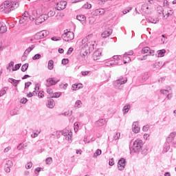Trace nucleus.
I'll return each instance as SVG.
<instances>
[{
  "label": "nucleus",
  "mask_w": 176,
  "mask_h": 176,
  "mask_svg": "<svg viewBox=\"0 0 176 176\" xmlns=\"http://www.w3.org/2000/svg\"><path fill=\"white\" fill-rule=\"evenodd\" d=\"M18 1H12L10 0L4 1L3 4L0 6V10L5 12V13H10L12 10L19 8Z\"/></svg>",
  "instance_id": "1"
},
{
  "label": "nucleus",
  "mask_w": 176,
  "mask_h": 176,
  "mask_svg": "<svg viewBox=\"0 0 176 176\" xmlns=\"http://www.w3.org/2000/svg\"><path fill=\"white\" fill-rule=\"evenodd\" d=\"M142 145H144L142 140L140 139L135 140L133 145L129 146L131 155H138L141 151V148H142Z\"/></svg>",
  "instance_id": "2"
},
{
  "label": "nucleus",
  "mask_w": 176,
  "mask_h": 176,
  "mask_svg": "<svg viewBox=\"0 0 176 176\" xmlns=\"http://www.w3.org/2000/svg\"><path fill=\"white\" fill-rule=\"evenodd\" d=\"M97 46V43L96 41H89L84 45V49H85V53L86 54H90Z\"/></svg>",
  "instance_id": "3"
},
{
  "label": "nucleus",
  "mask_w": 176,
  "mask_h": 176,
  "mask_svg": "<svg viewBox=\"0 0 176 176\" xmlns=\"http://www.w3.org/2000/svg\"><path fill=\"white\" fill-rule=\"evenodd\" d=\"M61 38L65 42H69V41L74 40V38H75V34H74V32L66 30L64 31V34H62Z\"/></svg>",
  "instance_id": "4"
},
{
  "label": "nucleus",
  "mask_w": 176,
  "mask_h": 176,
  "mask_svg": "<svg viewBox=\"0 0 176 176\" xmlns=\"http://www.w3.org/2000/svg\"><path fill=\"white\" fill-rule=\"evenodd\" d=\"M58 82H60V78L55 77L49 78L46 80V86L47 87H52V86H56Z\"/></svg>",
  "instance_id": "5"
},
{
  "label": "nucleus",
  "mask_w": 176,
  "mask_h": 176,
  "mask_svg": "<svg viewBox=\"0 0 176 176\" xmlns=\"http://www.w3.org/2000/svg\"><path fill=\"white\" fill-rule=\"evenodd\" d=\"M126 82H127V78L124 79L123 77L121 76L120 77L119 79H118L113 82V86L120 90L122 89V87H121L122 85H124V83H126Z\"/></svg>",
  "instance_id": "6"
},
{
  "label": "nucleus",
  "mask_w": 176,
  "mask_h": 176,
  "mask_svg": "<svg viewBox=\"0 0 176 176\" xmlns=\"http://www.w3.org/2000/svg\"><path fill=\"white\" fill-rule=\"evenodd\" d=\"M126 159L120 158L118 162V168L120 171H123L126 167Z\"/></svg>",
  "instance_id": "7"
},
{
  "label": "nucleus",
  "mask_w": 176,
  "mask_h": 176,
  "mask_svg": "<svg viewBox=\"0 0 176 176\" xmlns=\"http://www.w3.org/2000/svg\"><path fill=\"white\" fill-rule=\"evenodd\" d=\"M112 34V28H109V26H105V30L102 33V38H108Z\"/></svg>",
  "instance_id": "8"
},
{
  "label": "nucleus",
  "mask_w": 176,
  "mask_h": 176,
  "mask_svg": "<svg viewBox=\"0 0 176 176\" xmlns=\"http://www.w3.org/2000/svg\"><path fill=\"white\" fill-rule=\"evenodd\" d=\"M148 54L149 56H155V50H151L149 47H144L142 50V54Z\"/></svg>",
  "instance_id": "9"
},
{
  "label": "nucleus",
  "mask_w": 176,
  "mask_h": 176,
  "mask_svg": "<svg viewBox=\"0 0 176 176\" xmlns=\"http://www.w3.org/2000/svg\"><path fill=\"white\" fill-rule=\"evenodd\" d=\"M102 54V49L99 48L96 51H95L93 54V58L94 61H97L98 60V57H101Z\"/></svg>",
  "instance_id": "10"
},
{
  "label": "nucleus",
  "mask_w": 176,
  "mask_h": 176,
  "mask_svg": "<svg viewBox=\"0 0 176 176\" xmlns=\"http://www.w3.org/2000/svg\"><path fill=\"white\" fill-rule=\"evenodd\" d=\"M29 12L28 11H25L23 16L19 19V24H24L28 20Z\"/></svg>",
  "instance_id": "11"
},
{
  "label": "nucleus",
  "mask_w": 176,
  "mask_h": 176,
  "mask_svg": "<svg viewBox=\"0 0 176 176\" xmlns=\"http://www.w3.org/2000/svg\"><path fill=\"white\" fill-rule=\"evenodd\" d=\"M151 5H148V3H144L141 7V10L146 13V14H149L151 12Z\"/></svg>",
  "instance_id": "12"
},
{
  "label": "nucleus",
  "mask_w": 176,
  "mask_h": 176,
  "mask_svg": "<svg viewBox=\"0 0 176 176\" xmlns=\"http://www.w3.org/2000/svg\"><path fill=\"white\" fill-rule=\"evenodd\" d=\"M105 13V9L104 8H98L92 12L93 16H101Z\"/></svg>",
  "instance_id": "13"
},
{
  "label": "nucleus",
  "mask_w": 176,
  "mask_h": 176,
  "mask_svg": "<svg viewBox=\"0 0 176 176\" xmlns=\"http://www.w3.org/2000/svg\"><path fill=\"white\" fill-rule=\"evenodd\" d=\"M132 130L133 133L135 134H138L140 133V130H141V128L138 126V122H134L132 125Z\"/></svg>",
  "instance_id": "14"
},
{
  "label": "nucleus",
  "mask_w": 176,
  "mask_h": 176,
  "mask_svg": "<svg viewBox=\"0 0 176 176\" xmlns=\"http://www.w3.org/2000/svg\"><path fill=\"white\" fill-rule=\"evenodd\" d=\"M8 82L9 83H11L14 87H17V85L21 82V80H16L12 78H8Z\"/></svg>",
  "instance_id": "15"
},
{
  "label": "nucleus",
  "mask_w": 176,
  "mask_h": 176,
  "mask_svg": "<svg viewBox=\"0 0 176 176\" xmlns=\"http://www.w3.org/2000/svg\"><path fill=\"white\" fill-rule=\"evenodd\" d=\"M13 166V162L11 160H8L5 166L6 173H9L10 171V167Z\"/></svg>",
  "instance_id": "16"
},
{
  "label": "nucleus",
  "mask_w": 176,
  "mask_h": 176,
  "mask_svg": "<svg viewBox=\"0 0 176 176\" xmlns=\"http://www.w3.org/2000/svg\"><path fill=\"white\" fill-rule=\"evenodd\" d=\"M67 6V1H60V3L57 5V10H64Z\"/></svg>",
  "instance_id": "17"
},
{
  "label": "nucleus",
  "mask_w": 176,
  "mask_h": 176,
  "mask_svg": "<svg viewBox=\"0 0 176 176\" xmlns=\"http://www.w3.org/2000/svg\"><path fill=\"white\" fill-rule=\"evenodd\" d=\"M54 105H56V103L54 102V100L52 99V98H50L47 100V108H50L52 109L54 108Z\"/></svg>",
  "instance_id": "18"
},
{
  "label": "nucleus",
  "mask_w": 176,
  "mask_h": 176,
  "mask_svg": "<svg viewBox=\"0 0 176 176\" xmlns=\"http://www.w3.org/2000/svg\"><path fill=\"white\" fill-rule=\"evenodd\" d=\"M106 123L107 120L102 118L95 122V126H96V127H101V126H104Z\"/></svg>",
  "instance_id": "19"
},
{
  "label": "nucleus",
  "mask_w": 176,
  "mask_h": 176,
  "mask_svg": "<svg viewBox=\"0 0 176 176\" xmlns=\"http://www.w3.org/2000/svg\"><path fill=\"white\" fill-rule=\"evenodd\" d=\"M76 19L78 21H80L82 24H86V16L83 14H80L76 16Z\"/></svg>",
  "instance_id": "20"
},
{
  "label": "nucleus",
  "mask_w": 176,
  "mask_h": 176,
  "mask_svg": "<svg viewBox=\"0 0 176 176\" xmlns=\"http://www.w3.org/2000/svg\"><path fill=\"white\" fill-rule=\"evenodd\" d=\"M8 31V28L5 23L0 22V34H5Z\"/></svg>",
  "instance_id": "21"
},
{
  "label": "nucleus",
  "mask_w": 176,
  "mask_h": 176,
  "mask_svg": "<svg viewBox=\"0 0 176 176\" xmlns=\"http://www.w3.org/2000/svg\"><path fill=\"white\" fill-rule=\"evenodd\" d=\"M82 87H83L82 83L74 84L72 86V90L73 91L79 90L80 89H82Z\"/></svg>",
  "instance_id": "22"
},
{
  "label": "nucleus",
  "mask_w": 176,
  "mask_h": 176,
  "mask_svg": "<svg viewBox=\"0 0 176 176\" xmlns=\"http://www.w3.org/2000/svg\"><path fill=\"white\" fill-rule=\"evenodd\" d=\"M43 21H45L43 19V16L42 15H40L38 17L36 18L35 24L36 25H39V24H42Z\"/></svg>",
  "instance_id": "23"
},
{
  "label": "nucleus",
  "mask_w": 176,
  "mask_h": 176,
  "mask_svg": "<svg viewBox=\"0 0 176 176\" xmlns=\"http://www.w3.org/2000/svg\"><path fill=\"white\" fill-rule=\"evenodd\" d=\"M140 152L142 155H144V156L148 155V146L142 145V148H140Z\"/></svg>",
  "instance_id": "24"
},
{
  "label": "nucleus",
  "mask_w": 176,
  "mask_h": 176,
  "mask_svg": "<svg viewBox=\"0 0 176 176\" xmlns=\"http://www.w3.org/2000/svg\"><path fill=\"white\" fill-rule=\"evenodd\" d=\"M40 34V36H41V39H43V38H46L47 35H49L50 32L49 30H43L38 32Z\"/></svg>",
  "instance_id": "25"
},
{
  "label": "nucleus",
  "mask_w": 176,
  "mask_h": 176,
  "mask_svg": "<svg viewBox=\"0 0 176 176\" xmlns=\"http://www.w3.org/2000/svg\"><path fill=\"white\" fill-rule=\"evenodd\" d=\"M166 50L162 49L157 51V57H164V54H166Z\"/></svg>",
  "instance_id": "26"
},
{
  "label": "nucleus",
  "mask_w": 176,
  "mask_h": 176,
  "mask_svg": "<svg viewBox=\"0 0 176 176\" xmlns=\"http://www.w3.org/2000/svg\"><path fill=\"white\" fill-rule=\"evenodd\" d=\"M56 138H60V135H64L65 137L67 135V132H64V131H57L56 132Z\"/></svg>",
  "instance_id": "27"
},
{
  "label": "nucleus",
  "mask_w": 176,
  "mask_h": 176,
  "mask_svg": "<svg viewBox=\"0 0 176 176\" xmlns=\"http://www.w3.org/2000/svg\"><path fill=\"white\" fill-rule=\"evenodd\" d=\"M34 48H35V45H32L31 47H29L28 49L25 50L24 54H26V56H28V54H30V53H31V52H32V50H34Z\"/></svg>",
  "instance_id": "28"
},
{
  "label": "nucleus",
  "mask_w": 176,
  "mask_h": 176,
  "mask_svg": "<svg viewBox=\"0 0 176 176\" xmlns=\"http://www.w3.org/2000/svg\"><path fill=\"white\" fill-rule=\"evenodd\" d=\"M48 69L52 71L54 68V61L53 60H50L48 61V65H47Z\"/></svg>",
  "instance_id": "29"
},
{
  "label": "nucleus",
  "mask_w": 176,
  "mask_h": 176,
  "mask_svg": "<svg viewBox=\"0 0 176 176\" xmlns=\"http://www.w3.org/2000/svg\"><path fill=\"white\" fill-rule=\"evenodd\" d=\"M131 106L130 104H126L123 109H122V112L124 115H126L129 111H130Z\"/></svg>",
  "instance_id": "30"
},
{
  "label": "nucleus",
  "mask_w": 176,
  "mask_h": 176,
  "mask_svg": "<svg viewBox=\"0 0 176 176\" xmlns=\"http://www.w3.org/2000/svg\"><path fill=\"white\" fill-rule=\"evenodd\" d=\"M157 12L158 14H162L163 16H164V10L163 9V7L158 6L157 7Z\"/></svg>",
  "instance_id": "31"
},
{
  "label": "nucleus",
  "mask_w": 176,
  "mask_h": 176,
  "mask_svg": "<svg viewBox=\"0 0 176 176\" xmlns=\"http://www.w3.org/2000/svg\"><path fill=\"white\" fill-rule=\"evenodd\" d=\"M8 90H9V87H4L0 91V97H2V96H5V94L6 93V91H8Z\"/></svg>",
  "instance_id": "32"
},
{
  "label": "nucleus",
  "mask_w": 176,
  "mask_h": 176,
  "mask_svg": "<svg viewBox=\"0 0 176 176\" xmlns=\"http://www.w3.org/2000/svg\"><path fill=\"white\" fill-rule=\"evenodd\" d=\"M168 151H170V143L166 142L164 144V152H168Z\"/></svg>",
  "instance_id": "33"
},
{
  "label": "nucleus",
  "mask_w": 176,
  "mask_h": 176,
  "mask_svg": "<svg viewBox=\"0 0 176 176\" xmlns=\"http://www.w3.org/2000/svg\"><path fill=\"white\" fill-rule=\"evenodd\" d=\"M29 66H30V64L25 63L24 65H22V67L21 68V71H22V72H25V71H27V69H28Z\"/></svg>",
  "instance_id": "34"
},
{
  "label": "nucleus",
  "mask_w": 176,
  "mask_h": 176,
  "mask_svg": "<svg viewBox=\"0 0 176 176\" xmlns=\"http://www.w3.org/2000/svg\"><path fill=\"white\" fill-rule=\"evenodd\" d=\"M61 96V92H55L50 96V98H58Z\"/></svg>",
  "instance_id": "35"
},
{
  "label": "nucleus",
  "mask_w": 176,
  "mask_h": 176,
  "mask_svg": "<svg viewBox=\"0 0 176 176\" xmlns=\"http://www.w3.org/2000/svg\"><path fill=\"white\" fill-rule=\"evenodd\" d=\"M101 153H102V151H101V149L98 148L94 154V157H97V156H100Z\"/></svg>",
  "instance_id": "36"
},
{
  "label": "nucleus",
  "mask_w": 176,
  "mask_h": 176,
  "mask_svg": "<svg viewBox=\"0 0 176 176\" xmlns=\"http://www.w3.org/2000/svg\"><path fill=\"white\" fill-rule=\"evenodd\" d=\"M82 107V101L81 100H76L75 102L74 108H80Z\"/></svg>",
  "instance_id": "37"
},
{
  "label": "nucleus",
  "mask_w": 176,
  "mask_h": 176,
  "mask_svg": "<svg viewBox=\"0 0 176 176\" xmlns=\"http://www.w3.org/2000/svg\"><path fill=\"white\" fill-rule=\"evenodd\" d=\"M21 67V63H18L14 65V67H12V71H19L20 69V67Z\"/></svg>",
  "instance_id": "38"
},
{
  "label": "nucleus",
  "mask_w": 176,
  "mask_h": 176,
  "mask_svg": "<svg viewBox=\"0 0 176 176\" xmlns=\"http://www.w3.org/2000/svg\"><path fill=\"white\" fill-rule=\"evenodd\" d=\"M175 135H176V133L172 132L169 135V137L167 138V140H170V141H173L174 138H175Z\"/></svg>",
  "instance_id": "39"
},
{
  "label": "nucleus",
  "mask_w": 176,
  "mask_h": 176,
  "mask_svg": "<svg viewBox=\"0 0 176 176\" xmlns=\"http://www.w3.org/2000/svg\"><path fill=\"white\" fill-rule=\"evenodd\" d=\"M52 162H53V158H52V157H48L47 158H46L45 160L46 164H52Z\"/></svg>",
  "instance_id": "40"
},
{
  "label": "nucleus",
  "mask_w": 176,
  "mask_h": 176,
  "mask_svg": "<svg viewBox=\"0 0 176 176\" xmlns=\"http://www.w3.org/2000/svg\"><path fill=\"white\" fill-rule=\"evenodd\" d=\"M14 66V62L11 61L8 65L6 67V69H8V71H11L10 68H12V67Z\"/></svg>",
  "instance_id": "41"
},
{
  "label": "nucleus",
  "mask_w": 176,
  "mask_h": 176,
  "mask_svg": "<svg viewBox=\"0 0 176 176\" xmlns=\"http://www.w3.org/2000/svg\"><path fill=\"white\" fill-rule=\"evenodd\" d=\"M133 9L132 7H128L122 11L123 14H127Z\"/></svg>",
  "instance_id": "42"
},
{
  "label": "nucleus",
  "mask_w": 176,
  "mask_h": 176,
  "mask_svg": "<svg viewBox=\"0 0 176 176\" xmlns=\"http://www.w3.org/2000/svg\"><path fill=\"white\" fill-rule=\"evenodd\" d=\"M79 126H80V122H76L74 123V131H78L79 129Z\"/></svg>",
  "instance_id": "43"
},
{
  "label": "nucleus",
  "mask_w": 176,
  "mask_h": 176,
  "mask_svg": "<svg viewBox=\"0 0 176 176\" xmlns=\"http://www.w3.org/2000/svg\"><path fill=\"white\" fill-rule=\"evenodd\" d=\"M118 60H110L109 61V65H118Z\"/></svg>",
  "instance_id": "44"
},
{
  "label": "nucleus",
  "mask_w": 176,
  "mask_h": 176,
  "mask_svg": "<svg viewBox=\"0 0 176 176\" xmlns=\"http://www.w3.org/2000/svg\"><path fill=\"white\" fill-rule=\"evenodd\" d=\"M71 138H72V133H67V135H65V140H67V141H71Z\"/></svg>",
  "instance_id": "45"
},
{
  "label": "nucleus",
  "mask_w": 176,
  "mask_h": 176,
  "mask_svg": "<svg viewBox=\"0 0 176 176\" xmlns=\"http://www.w3.org/2000/svg\"><path fill=\"white\" fill-rule=\"evenodd\" d=\"M19 113V110L14 109L10 111V115L11 116H14V115H17Z\"/></svg>",
  "instance_id": "46"
},
{
  "label": "nucleus",
  "mask_w": 176,
  "mask_h": 176,
  "mask_svg": "<svg viewBox=\"0 0 176 176\" xmlns=\"http://www.w3.org/2000/svg\"><path fill=\"white\" fill-rule=\"evenodd\" d=\"M69 63V59H68V58L62 59L61 63L63 65H67V64H68Z\"/></svg>",
  "instance_id": "47"
},
{
  "label": "nucleus",
  "mask_w": 176,
  "mask_h": 176,
  "mask_svg": "<svg viewBox=\"0 0 176 176\" xmlns=\"http://www.w3.org/2000/svg\"><path fill=\"white\" fill-rule=\"evenodd\" d=\"M34 39L36 41H39V39H42L41 34L39 32H37L34 36Z\"/></svg>",
  "instance_id": "48"
},
{
  "label": "nucleus",
  "mask_w": 176,
  "mask_h": 176,
  "mask_svg": "<svg viewBox=\"0 0 176 176\" xmlns=\"http://www.w3.org/2000/svg\"><path fill=\"white\" fill-rule=\"evenodd\" d=\"M41 171H42V168L41 167H37L35 168L34 170V174L36 175H38V174H39V173H41Z\"/></svg>",
  "instance_id": "49"
},
{
  "label": "nucleus",
  "mask_w": 176,
  "mask_h": 176,
  "mask_svg": "<svg viewBox=\"0 0 176 176\" xmlns=\"http://www.w3.org/2000/svg\"><path fill=\"white\" fill-rule=\"evenodd\" d=\"M41 57H42V56L41 55V54H36L32 57V60H39V58H41Z\"/></svg>",
  "instance_id": "50"
},
{
  "label": "nucleus",
  "mask_w": 176,
  "mask_h": 176,
  "mask_svg": "<svg viewBox=\"0 0 176 176\" xmlns=\"http://www.w3.org/2000/svg\"><path fill=\"white\" fill-rule=\"evenodd\" d=\"M38 98H43L45 97V92L43 91H40L38 94Z\"/></svg>",
  "instance_id": "51"
},
{
  "label": "nucleus",
  "mask_w": 176,
  "mask_h": 176,
  "mask_svg": "<svg viewBox=\"0 0 176 176\" xmlns=\"http://www.w3.org/2000/svg\"><path fill=\"white\" fill-rule=\"evenodd\" d=\"M82 8H84V9H91V4L87 3L82 6Z\"/></svg>",
  "instance_id": "52"
},
{
  "label": "nucleus",
  "mask_w": 176,
  "mask_h": 176,
  "mask_svg": "<svg viewBox=\"0 0 176 176\" xmlns=\"http://www.w3.org/2000/svg\"><path fill=\"white\" fill-rule=\"evenodd\" d=\"M150 23H152L153 24H156L159 23V18L155 19H151Z\"/></svg>",
  "instance_id": "53"
},
{
  "label": "nucleus",
  "mask_w": 176,
  "mask_h": 176,
  "mask_svg": "<svg viewBox=\"0 0 176 176\" xmlns=\"http://www.w3.org/2000/svg\"><path fill=\"white\" fill-rule=\"evenodd\" d=\"M62 37H57V36H53L51 38L52 41H54V42H57L58 41H61Z\"/></svg>",
  "instance_id": "54"
},
{
  "label": "nucleus",
  "mask_w": 176,
  "mask_h": 176,
  "mask_svg": "<svg viewBox=\"0 0 176 176\" xmlns=\"http://www.w3.org/2000/svg\"><path fill=\"white\" fill-rule=\"evenodd\" d=\"M32 85V82H25V90L28 89V87H30V85Z\"/></svg>",
  "instance_id": "55"
},
{
  "label": "nucleus",
  "mask_w": 176,
  "mask_h": 176,
  "mask_svg": "<svg viewBox=\"0 0 176 176\" xmlns=\"http://www.w3.org/2000/svg\"><path fill=\"white\" fill-rule=\"evenodd\" d=\"M20 102L21 104H27V102H28V99H27V98H23L21 99Z\"/></svg>",
  "instance_id": "56"
},
{
  "label": "nucleus",
  "mask_w": 176,
  "mask_h": 176,
  "mask_svg": "<svg viewBox=\"0 0 176 176\" xmlns=\"http://www.w3.org/2000/svg\"><path fill=\"white\" fill-rule=\"evenodd\" d=\"M41 16H43L44 21H46V20L50 17L49 14H43Z\"/></svg>",
  "instance_id": "57"
},
{
  "label": "nucleus",
  "mask_w": 176,
  "mask_h": 176,
  "mask_svg": "<svg viewBox=\"0 0 176 176\" xmlns=\"http://www.w3.org/2000/svg\"><path fill=\"white\" fill-rule=\"evenodd\" d=\"M142 79H144V80H148V79H149V74H148V72L144 74V75L142 76Z\"/></svg>",
  "instance_id": "58"
},
{
  "label": "nucleus",
  "mask_w": 176,
  "mask_h": 176,
  "mask_svg": "<svg viewBox=\"0 0 176 176\" xmlns=\"http://www.w3.org/2000/svg\"><path fill=\"white\" fill-rule=\"evenodd\" d=\"M60 87L62 89H64V90H66L67 88L68 87V84L65 83V84H60Z\"/></svg>",
  "instance_id": "59"
},
{
  "label": "nucleus",
  "mask_w": 176,
  "mask_h": 176,
  "mask_svg": "<svg viewBox=\"0 0 176 176\" xmlns=\"http://www.w3.org/2000/svg\"><path fill=\"white\" fill-rule=\"evenodd\" d=\"M161 94H168V89H161L160 91Z\"/></svg>",
  "instance_id": "60"
},
{
  "label": "nucleus",
  "mask_w": 176,
  "mask_h": 176,
  "mask_svg": "<svg viewBox=\"0 0 176 176\" xmlns=\"http://www.w3.org/2000/svg\"><path fill=\"white\" fill-rule=\"evenodd\" d=\"M24 148V144L21 143L19 146H17L18 151H21Z\"/></svg>",
  "instance_id": "61"
},
{
  "label": "nucleus",
  "mask_w": 176,
  "mask_h": 176,
  "mask_svg": "<svg viewBox=\"0 0 176 176\" xmlns=\"http://www.w3.org/2000/svg\"><path fill=\"white\" fill-rule=\"evenodd\" d=\"M31 167H32V162H28L26 166H25V168L27 169H30L31 168Z\"/></svg>",
  "instance_id": "62"
},
{
  "label": "nucleus",
  "mask_w": 176,
  "mask_h": 176,
  "mask_svg": "<svg viewBox=\"0 0 176 176\" xmlns=\"http://www.w3.org/2000/svg\"><path fill=\"white\" fill-rule=\"evenodd\" d=\"M119 137H120V133H116L114 135L113 138L114 140H119Z\"/></svg>",
  "instance_id": "63"
},
{
  "label": "nucleus",
  "mask_w": 176,
  "mask_h": 176,
  "mask_svg": "<svg viewBox=\"0 0 176 176\" xmlns=\"http://www.w3.org/2000/svg\"><path fill=\"white\" fill-rule=\"evenodd\" d=\"M143 131H148L149 130V125H145L142 128Z\"/></svg>",
  "instance_id": "64"
}]
</instances>
